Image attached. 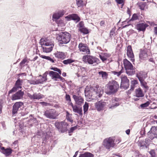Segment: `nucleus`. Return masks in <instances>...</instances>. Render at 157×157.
<instances>
[{"mask_svg": "<svg viewBox=\"0 0 157 157\" xmlns=\"http://www.w3.org/2000/svg\"><path fill=\"white\" fill-rule=\"evenodd\" d=\"M98 85L90 86L89 89L87 90L86 88L85 90V95L90 99L94 100L100 98L103 93L101 89H99Z\"/></svg>", "mask_w": 157, "mask_h": 157, "instance_id": "obj_1", "label": "nucleus"}, {"mask_svg": "<svg viewBox=\"0 0 157 157\" xmlns=\"http://www.w3.org/2000/svg\"><path fill=\"white\" fill-rule=\"evenodd\" d=\"M119 88L118 82L115 80H112L106 85L105 92L109 95H113L118 91Z\"/></svg>", "mask_w": 157, "mask_h": 157, "instance_id": "obj_2", "label": "nucleus"}, {"mask_svg": "<svg viewBox=\"0 0 157 157\" xmlns=\"http://www.w3.org/2000/svg\"><path fill=\"white\" fill-rule=\"evenodd\" d=\"M71 35L67 32L59 33L57 36V38L61 44H67L69 43L71 39Z\"/></svg>", "mask_w": 157, "mask_h": 157, "instance_id": "obj_3", "label": "nucleus"}, {"mask_svg": "<svg viewBox=\"0 0 157 157\" xmlns=\"http://www.w3.org/2000/svg\"><path fill=\"white\" fill-rule=\"evenodd\" d=\"M83 61L91 64L95 65L99 63V59L95 57L90 55L84 56L82 58Z\"/></svg>", "mask_w": 157, "mask_h": 157, "instance_id": "obj_4", "label": "nucleus"}, {"mask_svg": "<svg viewBox=\"0 0 157 157\" xmlns=\"http://www.w3.org/2000/svg\"><path fill=\"white\" fill-rule=\"evenodd\" d=\"M44 115L47 118L56 119H57L58 114L56 113V110L51 109L45 111L44 112Z\"/></svg>", "mask_w": 157, "mask_h": 157, "instance_id": "obj_5", "label": "nucleus"}, {"mask_svg": "<svg viewBox=\"0 0 157 157\" xmlns=\"http://www.w3.org/2000/svg\"><path fill=\"white\" fill-rule=\"evenodd\" d=\"M103 146L106 149H109L115 145L114 139L113 137H109L105 139L103 142Z\"/></svg>", "mask_w": 157, "mask_h": 157, "instance_id": "obj_6", "label": "nucleus"}, {"mask_svg": "<svg viewBox=\"0 0 157 157\" xmlns=\"http://www.w3.org/2000/svg\"><path fill=\"white\" fill-rule=\"evenodd\" d=\"M56 127L62 133H64L67 130V126L68 124L63 121L56 122L55 123Z\"/></svg>", "mask_w": 157, "mask_h": 157, "instance_id": "obj_7", "label": "nucleus"}, {"mask_svg": "<svg viewBox=\"0 0 157 157\" xmlns=\"http://www.w3.org/2000/svg\"><path fill=\"white\" fill-rule=\"evenodd\" d=\"M54 46L53 42H47L43 43L42 45V47L44 52L48 53L52 51Z\"/></svg>", "mask_w": 157, "mask_h": 157, "instance_id": "obj_8", "label": "nucleus"}, {"mask_svg": "<svg viewBox=\"0 0 157 157\" xmlns=\"http://www.w3.org/2000/svg\"><path fill=\"white\" fill-rule=\"evenodd\" d=\"M121 82L120 85V88H123L124 90L127 89L129 86V80L127 77L125 76H121Z\"/></svg>", "mask_w": 157, "mask_h": 157, "instance_id": "obj_9", "label": "nucleus"}, {"mask_svg": "<svg viewBox=\"0 0 157 157\" xmlns=\"http://www.w3.org/2000/svg\"><path fill=\"white\" fill-rule=\"evenodd\" d=\"M107 104H109V102L107 101H99L95 103V106L97 110L99 111L104 110L106 106H108Z\"/></svg>", "mask_w": 157, "mask_h": 157, "instance_id": "obj_10", "label": "nucleus"}, {"mask_svg": "<svg viewBox=\"0 0 157 157\" xmlns=\"http://www.w3.org/2000/svg\"><path fill=\"white\" fill-rule=\"evenodd\" d=\"M148 137L151 140L157 138V126H152L147 133Z\"/></svg>", "mask_w": 157, "mask_h": 157, "instance_id": "obj_11", "label": "nucleus"}, {"mask_svg": "<svg viewBox=\"0 0 157 157\" xmlns=\"http://www.w3.org/2000/svg\"><path fill=\"white\" fill-rule=\"evenodd\" d=\"M119 101V99L117 98H113L111 100L106 101L109 102V104H107L109 108L112 109L114 107H117L119 105V103L118 102Z\"/></svg>", "mask_w": 157, "mask_h": 157, "instance_id": "obj_12", "label": "nucleus"}, {"mask_svg": "<svg viewBox=\"0 0 157 157\" xmlns=\"http://www.w3.org/2000/svg\"><path fill=\"white\" fill-rule=\"evenodd\" d=\"M24 93L21 90H19L11 96V99L13 101L22 99Z\"/></svg>", "mask_w": 157, "mask_h": 157, "instance_id": "obj_13", "label": "nucleus"}, {"mask_svg": "<svg viewBox=\"0 0 157 157\" xmlns=\"http://www.w3.org/2000/svg\"><path fill=\"white\" fill-rule=\"evenodd\" d=\"M23 105V103L21 102H17L15 103L13 107L12 114L14 115L17 113L19 108Z\"/></svg>", "mask_w": 157, "mask_h": 157, "instance_id": "obj_14", "label": "nucleus"}, {"mask_svg": "<svg viewBox=\"0 0 157 157\" xmlns=\"http://www.w3.org/2000/svg\"><path fill=\"white\" fill-rule=\"evenodd\" d=\"M65 18L67 19L68 21L73 20L76 21V22H78L80 20V17L78 15L76 14H69L65 17Z\"/></svg>", "mask_w": 157, "mask_h": 157, "instance_id": "obj_15", "label": "nucleus"}, {"mask_svg": "<svg viewBox=\"0 0 157 157\" xmlns=\"http://www.w3.org/2000/svg\"><path fill=\"white\" fill-rule=\"evenodd\" d=\"M78 48L80 51L87 54L90 53V50L86 44L80 43L78 45Z\"/></svg>", "mask_w": 157, "mask_h": 157, "instance_id": "obj_16", "label": "nucleus"}, {"mask_svg": "<svg viewBox=\"0 0 157 157\" xmlns=\"http://www.w3.org/2000/svg\"><path fill=\"white\" fill-rule=\"evenodd\" d=\"M73 98L75 103L78 105H81L84 103V99L80 96L74 95Z\"/></svg>", "mask_w": 157, "mask_h": 157, "instance_id": "obj_17", "label": "nucleus"}, {"mask_svg": "<svg viewBox=\"0 0 157 157\" xmlns=\"http://www.w3.org/2000/svg\"><path fill=\"white\" fill-rule=\"evenodd\" d=\"M28 97L30 98V99L33 100H39L44 97V96L41 94L40 93H35L33 95H31L29 93H28Z\"/></svg>", "mask_w": 157, "mask_h": 157, "instance_id": "obj_18", "label": "nucleus"}, {"mask_svg": "<svg viewBox=\"0 0 157 157\" xmlns=\"http://www.w3.org/2000/svg\"><path fill=\"white\" fill-rule=\"evenodd\" d=\"M127 51V55L128 57L130 59V60L132 62H134L135 61L134 55L131 45H128V46Z\"/></svg>", "mask_w": 157, "mask_h": 157, "instance_id": "obj_19", "label": "nucleus"}, {"mask_svg": "<svg viewBox=\"0 0 157 157\" xmlns=\"http://www.w3.org/2000/svg\"><path fill=\"white\" fill-rule=\"evenodd\" d=\"M124 65L126 70H133V66L132 64L127 59H125L123 60Z\"/></svg>", "mask_w": 157, "mask_h": 157, "instance_id": "obj_20", "label": "nucleus"}, {"mask_svg": "<svg viewBox=\"0 0 157 157\" xmlns=\"http://www.w3.org/2000/svg\"><path fill=\"white\" fill-rule=\"evenodd\" d=\"M148 26L145 23L137 24L136 25V29L139 31H144L146 28Z\"/></svg>", "mask_w": 157, "mask_h": 157, "instance_id": "obj_21", "label": "nucleus"}, {"mask_svg": "<svg viewBox=\"0 0 157 157\" xmlns=\"http://www.w3.org/2000/svg\"><path fill=\"white\" fill-rule=\"evenodd\" d=\"M2 144H0V149L1 152L4 154L6 156H9L10 155V147L6 148L2 147Z\"/></svg>", "mask_w": 157, "mask_h": 157, "instance_id": "obj_22", "label": "nucleus"}, {"mask_svg": "<svg viewBox=\"0 0 157 157\" xmlns=\"http://www.w3.org/2000/svg\"><path fill=\"white\" fill-rule=\"evenodd\" d=\"M55 57L58 59H63L66 57V53L63 52L57 51L54 54Z\"/></svg>", "mask_w": 157, "mask_h": 157, "instance_id": "obj_23", "label": "nucleus"}, {"mask_svg": "<svg viewBox=\"0 0 157 157\" xmlns=\"http://www.w3.org/2000/svg\"><path fill=\"white\" fill-rule=\"evenodd\" d=\"M73 111L75 113L78 114L80 116H82V107L78 106L77 105H75L72 108Z\"/></svg>", "mask_w": 157, "mask_h": 157, "instance_id": "obj_24", "label": "nucleus"}, {"mask_svg": "<svg viewBox=\"0 0 157 157\" xmlns=\"http://www.w3.org/2000/svg\"><path fill=\"white\" fill-rule=\"evenodd\" d=\"M49 74L52 79H54V80L56 81H58L57 79H58L59 75L58 73L53 71H50Z\"/></svg>", "mask_w": 157, "mask_h": 157, "instance_id": "obj_25", "label": "nucleus"}, {"mask_svg": "<svg viewBox=\"0 0 157 157\" xmlns=\"http://www.w3.org/2000/svg\"><path fill=\"white\" fill-rule=\"evenodd\" d=\"M135 93V96L137 98L143 97L144 95L142 89L140 88L136 89Z\"/></svg>", "mask_w": 157, "mask_h": 157, "instance_id": "obj_26", "label": "nucleus"}, {"mask_svg": "<svg viewBox=\"0 0 157 157\" xmlns=\"http://www.w3.org/2000/svg\"><path fill=\"white\" fill-rule=\"evenodd\" d=\"M136 77H137L139 81L142 80H144L146 76L145 75H144L142 72H140L136 75Z\"/></svg>", "mask_w": 157, "mask_h": 157, "instance_id": "obj_27", "label": "nucleus"}, {"mask_svg": "<svg viewBox=\"0 0 157 157\" xmlns=\"http://www.w3.org/2000/svg\"><path fill=\"white\" fill-rule=\"evenodd\" d=\"M94 155L89 152H86L83 154H80L78 157H94Z\"/></svg>", "mask_w": 157, "mask_h": 157, "instance_id": "obj_28", "label": "nucleus"}, {"mask_svg": "<svg viewBox=\"0 0 157 157\" xmlns=\"http://www.w3.org/2000/svg\"><path fill=\"white\" fill-rule=\"evenodd\" d=\"M98 73L99 75H101L103 79H106L108 77V74L106 72L101 71L98 72Z\"/></svg>", "mask_w": 157, "mask_h": 157, "instance_id": "obj_29", "label": "nucleus"}, {"mask_svg": "<svg viewBox=\"0 0 157 157\" xmlns=\"http://www.w3.org/2000/svg\"><path fill=\"white\" fill-rule=\"evenodd\" d=\"M39 56L42 58L48 60L51 63H54L55 62V61L53 60V59L51 58L49 56H46L44 55H41L40 54H39Z\"/></svg>", "mask_w": 157, "mask_h": 157, "instance_id": "obj_30", "label": "nucleus"}, {"mask_svg": "<svg viewBox=\"0 0 157 157\" xmlns=\"http://www.w3.org/2000/svg\"><path fill=\"white\" fill-rule=\"evenodd\" d=\"M75 60L72 59L71 58L67 59L64 60L62 62L65 65H67L68 64H70L74 62Z\"/></svg>", "mask_w": 157, "mask_h": 157, "instance_id": "obj_31", "label": "nucleus"}, {"mask_svg": "<svg viewBox=\"0 0 157 157\" xmlns=\"http://www.w3.org/2000/svg\"><path fill=\"white\" fill-rule=\"evenodd\" d=\"M147 57V54L145 52H142L139 55V57L140 59H145Z\"/></svg>", "mask_w": 157, "mask_h": 157, "instance_id": "obj_32", "label": "nucleus"}, {"mask_svg": "<svg viewBox=\"0 0 157 157\" xmlns=\"http://www.w3.org/2000/svg\"><path fill=\"white\" fill-rule=\"evenodd\" d=\"M89 107V103L87 102H85V104L83 106V111L84 114H85L86 112L88 110Z\"/></svg>", "mask_w": 157, "mask_h": 157, "instance_id": "obj_33", "label": "nucleus"}, {"mask_svg": "<svg viewBox=\"0 0 157 157\" xmlns=\"http://www.w3.org/2000/svg\"><path fill=\"white\" fill-rule=\"evenodd\" d=\"M79 30L81 33H82L84 34H88L89 33L88 29L85 27L82 28H79Z\"/></svg>", "mask_w": 157, "mask_h": 157, "instance_id": "obj_34", "label": "nucleus"}, {"mask_svg": "<svg viewBox=\"0 0 157 157\" xmlns=\"http://www.w3.org/2000/svg\"><path fill=\"white\" fill-rule=\"evenodd\" d=\"M49 137H50V136L46 133H44L42 134V139L43 141L46 142L47 140L49 139Z\"/></svg>", "mask_w": 157, "mask_h": 157, "instance_id": "obj_35", "label": "nucleus"}, {"mask_svg": "<svg viewBox=\"0 0 157 157\" xmlns=\"http://www.w3.org/2000/svg\"><path fill=\"white\" fill-rule=\"evenodd\" d=\"M22 82V81H21L20 78H19L16 81L15 85L21 89V85Z\"/></svg>", "mask_w": 157, "mask_h": 157, "instance_id": "obj_36", "label": "nucleus"}, {"mask_svg": "<svg viewBox=\"0 0 157 157\" xmlns=\"http://www.w3.org/2000/svg\"><path fill=\"white\" fill-rule=\"evenodd\" d=\"M141 85L143 86L144 88L147 89L148 88V87L147 86V83L146 82L144 81V80H140L139 81Z\"/></svg>", "mask_w": 157, "mask_h": 157, "instance_id": "obj_37", "label": "nucleus"}, {"mask_svg": "<svg viewBox=\"0 0 157 157\" xmlns=\"http://www.w3.org/2000/svg\"><path fill=\"white\" fill-rule=\"evenodd\" d=\"M76 4L78 7H82L84 5L83 2L82 0H76Z\"/></svg>", "mask_w": 157, "mask_h": 157, "instance_id": "obj_38", "label": "nucleus"}, {"mask_svg": "<svg viewBox=\"0 0 157 157\" xmlns=\"http://www.w3.org/2000/svg\"><path fill=\"white\" fill-rule=\"evenodd\" d=\"M140 147H145L146 148H147V146L146 145H147L145 143V140H141L140 141Z\"/></svg>", "mask_w": 157, "mask_h": 157, "instance_id": "obj_39", "label": "nucleus"}, {"mask_svg": "<svg viewBox=\"0 0 157 157\" xmlns=\"http://www.w3.org/2000/svg\"><path fill=\"white\" fill-rule=\"evenodd\" d=\"M146 3L142 2L140 3L139 6L140 9L141 10H144L146 6Z\"/></svg>", "mask_w": 157, "mask_h": 157, "instance_id": "obj_40", "label": "nucleus"}, {"mask_svg": "<svg viewBox=\"0 0 157 157\" xmlns=\"http://www.w3.org/2000/svg\"><path fill=\"white\" fill-rule=\"evenodd\" d=\"M150 104V102L148 101H147L144 103L140 105V106L143 109L148 106Z\"/></svg>", "mask_w": 157, "mask_h": 157, "instance_id": "obj_41", "label": "nucleus"}, {"mask_svg": "<svg viewBox=\"0 0 157 157\" xmlns=\"http://www.w3.org/2000/svg\"><path fill=\"white\" fill-rule=\"evenodd\" d=\"M129 70H126V73L128 75H132L135 74V71H133V70H132V71H131V70L129 71Z\"/></svg>", "mask_w": 157, "mask_h": 157, "instance_id": "obj_42", "label": "nucleus"}, {"mask_svg": "<svg viewBox=\"0 0 157 157\" xmlns=\"http://www.w3.org/2000/svg\"><path fill=\"white\" fill-rule=\"evenodd\" d=\"M27 61V59L26 58L24 59L21 61L20 63V66L22 67L24 66V64H25V63Z\"/></svg>", "mask_w": 157, "mask_h": 157, "instance_id": "obj_43", "label": "nucleus"}, {"mask_svg": "<svg viewBox=\"0 0 157 157\" xmlns=\"http://www.w3.org/2000/svg\"><path fill=\"white\" fill-rule=\"evenodd\" d=\"M138 19V17L137 16V15L136 13H134L132 17V18L130 19V21H134Z\"/></svg>", "mask_w": 157, "mask_h": 157, "instance_id": "obj_44", "label": "nucleus"}, {"mask_svg": "<svg viewBox=\"0 0 157 157\" xmlns=\"http://www.w3.org/2000/svg\"><path fill=\"white\" fill-rule=\"evenodd\" d=\"M4 101L2 99H0V114L2 112V109L3 107L2 104L3 103Z\"/></svg>", "mask_w": 157, "mask_h": 157, "instance_id": "obj_45", "label": "nucleus"}, {"mask_svg": "<svg viewBox=\"0 0 157 157\" xmlns=\"http://www.w3.org/2000/svg\"><path fill=\"white\" fill-rule=\"evenodd\" d=\"M123 72L122 70L120 71L119 72H117L115 71H113L112 72V73L114 75H116L117 76H120L121 74Z\"/></svg>", "mask_w": 157, "mask_h": 157, "instance_id": "obj_46", "label": "nucleus"}, {"mask_svg": "<svg viewBox=\"0 0 157 157\" xmlns=\"http://www.w3.org/2000/svg\"><path fill=\"white\" fill-rule=\"evenodd\" d=\"M41 78L40 79L38 80V82L39 84L42 83L43 82L47 80V78L43 77L42 76Z\"/></svg>", "mask_w": 157, "mask_h": 157, "instance_id": "obj_47", "label": "nucleus"}, {"mask_svg": "<svg viewBox=\"0 0 157 157\" xmlns=\"http://www.w3.org/2000/svg\"><path fill=\"white\" fill-rule=\"evenodd\" d=\"M20 88H18L17 86L15 85V86L10 90V93L12 92H15L18 89H19Z\"/></svg>", "mask_w": 157, "mask_h": 157, "instance_id": "obj_48", "label": "nucleus"}, {"mask_svg": "<svg viewBox=\"0 0 157 157\" xmlns=\"http://www.w3.org/2000/svg\"><path fill=\"white\" fill-rule=\"evenodd\" d=\"M84 24L83 21H81L78 24L77 26L79 28H82L84 27Z\"/></svg>", "mask_w": 157, "mask_h": 157, "instance_id": "obj_49", "label": "nucleus"}, {"mask_svg": "<svg viewBox=\"0 0 157 157\" xmlns=\"http://www.w3.org/2000/svg\"><path fill=\"white\" fill-rule=\"evenodd\" d=\"M64 13L65 12L64 10L59 11L57 13L59 15V17L63 16L64 15Z\"/></svg>", "mask_w": 157, "mask_h": 157, "instance_id": "obj_50", "label": "nucleus"}, {"mask_svg": "<svg viewBox=\"0 0 157 157\" xmlns=\"http://www.w3.org/2000/svg\"><path fill=\"white\" fill-rule=\"evenodd\" d=\"M59 18V15L57 13H54L52 15V18L55 20H58Z\"/></svg>", "mask_w": 157, "mask_h": 157, "instance_id": "obj_51", "label": "nucleus"}, {"mask_svg": "<svg viewBox=\"0 0 157 157\" xmlns=\"http://www.w3.org/2000/svg\"><path fill=\"white\" fill-rule=\"evenodd\" d=\"M65 99L67 101H68L69 102H71V99L70 95L69 94H66L65 95Z\"/></svg>", "mask_w": 157, "mask_h": 157, "instance_id": "obj_52", "label": "nucleus"}, {"mask_svg": "<svg viewBox=\"0 0 157 157\" xmlns=\"http://www.w3.org/2000/svg\"><path fill=\"white\" fill-rule=\"evenodd\" d=\"M145 140V143L147 145H148L151 142V141L148 138H146Z\"/></svg>", "mask_w": 157, "mask_h": 157, "instance_id": "obj_53", "label": "nucleus"}, {"mask_svg": "<svg viewBox=\"0 0 157 157\" xmlns=\"http://www.w3.org/2000/svg\"><path fill=\"white\" fill-rule=\"evenodd\" d=\"M149 153L152 157H155V151L154 150H151L149 151Z\"/></svg>", "mask_w": 157, "mask_h": 157, "instance_id": "obj_54", "label": "nucleus"}, {"mask_svg": "<svg viewBox=\"0 0 157 157\" xmlns=\"http://www.w3.org/2000/svg\"><path fill=\"white\" fill-rule=\"evenodd\" d=\"M77 128L76 126L70 128V130L69 131V133L72 132L73 131L75 130Z\"/></svg>", "mask_w": 157, "mask_h": 157, "instance_id": "obj_55", "label": "nucleus"}, {"mask_svg": "<svg viewBox=\"0 0 157 157\" xmlns=\"http://www.w3.org/2000/svg\"><path fill=\"white\" fill-rule=\"evenodd\" d=\"M99 57L102 60L103 62H104L105 60L107 59V58L105 57L104 56H102L100 55Z\"/></svg>", "mask_w": 157, "mask_h": 157, "instance_id": "obj_56", "label": "nucleus"}, {"mask_svg": "<svg viewBox=\"0 0 157 157\" xmlns=\"http://www.w3.org/2000/svg\"><path fill=\"white\" fill-rule=\"evenodd\" d=\"M137 84H138V81L136 80H132L131 81V85H133L134 86H135V85H136Z\"/></svg>", "mask_w": 157, "mask_h": 157, "instance_id": "obj_57", "label": "nucleus"}, {"mask_svg": "<svg viewBox=\"0 0 157 157\" xmlns=\"http://www.w3.org/2000/svg\"><path fill=\"white\" fill-rule=\"evenodd\" d=\"M30 84L34 85L39 84L38 80H37L36 81H35L34 80H32L30 82Z\"/></svg>", "mask_w": 157, "mask_h": 157, "instance_id": "obj_58", "label": "nucleus"}, {"mask_svg": "<svg viewBox=\"0 0 157 157\" xmlns=\"http://www.w3.org/2000/svg\"><path fill=\"white\" fill-rule=\"evenodd\" d=\"M30 121L33 122L34 123H36L37 122V120L36 118L33 117L32 118H31L30 119Z\"/></svg>", "mask_w": 157, "mask_h": 157, "instance_id": "obj_59", "label": "nucleus"}, {"mask_svg": "<svg viewBox=\"0 0 157 157\" xmlns=\"http://www.w3.org/2000/svg\"><path fill=\"white\" fill-rule=\"evenodd\" d=\"M48 73V71H46L45 73H44L42 76H41V75H39V76H42L43 78H46L47 76V74Z\"/></svg>", "mask_w": 157, "mask_h": 157, "instance_id": "obj_60", "label": "nucleus"}, {"mask_svg": "<svg viewBox=\"0 0 157 157\" xmlns=\"http://www.w3.org/2000/svg\"><path fill=\"white\" fill-rule=\"evenodd\" d=\"M58 79H59L60 80L62 81L63 82L64 81H65L64 78L61 77L60 75Z\"/></svg>", "mask_w": 157, "mask_h": 157, "instance_id": "obj_61", "label": "nucleus"}, {"mask_svg": "<svg viewBox=\"0 0 157 157\" xmlns=\"http://www.w3.org/2000/svg\"><path fill=\"white\" fill-rule=\"evenodd\" d=\"M104 56H105V57L106 58L109 57L111 55L110 54H109L105 53H104Z\"/></svg>", "mask_w": 157, "mask_h": 157, "instance_id": "obj_62", "label": "nucleus"}, {"mask_svg": "<svg viewBox=\"0 0 157 157\" xmlns=\"http://www.w3.org/2000/svg\"><path fill=\"white\" fill-rule=\"evenodd\" d=\"M116 2L118 4H121L123 2V0H115Z\"/></svg>", "mask_w": 157, "mask_h": 157, "instance_id": "obj_63", "label": "nucleus"}, {"mask_svg": "<svg viewBox=\"0 0 157 157\" xmlns=\"http://www.w3.org/2000/svg\"><path fill=\"white\" fill-rule=\"evenodd\" d=\"M59 68H57V67H52L51 68V69L53 70L54 71H56L57 72L58 71V70Z\"/></svg>", "mask_w": 157, "mask_h": 157, "instance_id": "obj_64", "label": "nucleus"}]
</instances>
